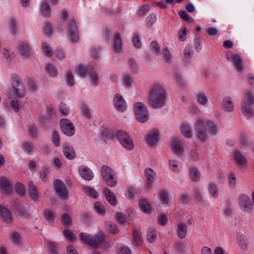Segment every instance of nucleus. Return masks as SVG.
<instances>
[{
	"label": "nucleus",
	"mask_w": 254,
	"mask_h": 254,
	"mask_svg": "<svg viewBox=\"0 0 254 254\" xmlns=\"http://www.w3.org/2000/svg\"><path fill=\"white\" fill-rule=\"evenodd\" d=\"M173 150L176 154H181L183 152V144L182 142L175 138L172 142Z\"/></svg>",
	"instance_id": "18"
},
{
	"label": "nucleus",
	"mask_w": 254,
	"mask_h": 254,
	"mask_svg": "<svg viewBox=\"0 0 254 254\" xmlns=\"http://www.w3.org/2000/svg\"><path fill=\"white\" fill-rule=\"evenodd\" d=\"M193 53V49L190 46H187L184 50V58L187 60L190 58V55Z\"/></svg>",
	"instance_id": "56"
},
{
	"label": "nucleus",
	"mask_w": 254,
	"mask_h": 254,
	"mask_svg": "<svg viewBox=\"0 0 254 254\" xmlns=\"http://www.w3.org/2000/svg\"><path fill=\"white\" fill-rule=\"evenodd\" d=\"M114 105L119 112H124L126 109V105L123 97L119 94L115 95L114 99Z\"/></svg>",
	"instance_id": "12"
},
{
	"label": "nucleus",
	"mask_w": 254,
	"mask_h": 254,
	"mask_svg": "<svg viewBox=\"0 0 254 254\" xmlns=\"http://www.w3.org/2000/svg\"><path fill=\"white\" fill-rule=\"evenodd\" d=\"M163 56L164 61L167 63H170L171 60V56L167 48H165L163 50Z\"/></svg>",
	"instance_id": "52"
},
{
	"label": "nucleus",
	"mask_w": 254,
	"mask_h": 254,
	"mask_svg": "<svg viewBox=\"0 0 254 254\" xmlns=\"http://www.w3.org/2000/svg\"><path fill=\"white\" fill-rule=\"evenodd\" d=\"M11 87L15 91V93L19 98H22L24 96L25 93L23 87L20 85V81L19 77L16 74L11 76Z\"/></svg>",
	"instance_id": "8"
},
{
	"label": "nucleus",
	"mask_w": 254,
	"mask_h": 254,
	"mask_svg": "<svg viewBox=\"0 0 254 254\" xmlns=\"http://www.w3.org/2000/svg\"><path fill=\"white\" fill-rule=\"evenodd\" d=\"M159 132L157 130L153 129L147 135L146 140L147 142L151 145H154L158 139Z\"/></svg>",
	"instance_id": "22"
},
{
	"label": "nucleus",
	"mask_w": 254,
	"mask_h": 254,
	"mask_svg": "<svg viewBox=\"0 0 254 254\" xmlns=\"http://www.w3.org/2000/svg\"><path fill=\"white\" fill-rule=\"evenodd\" d=\"M84 190L88 195L94 198H97L98 197V193L97 192L91 188L85 187L84 188Z\"/></svg>",
	"instance_id": "45"
},
{
	"label": "nucleus",
	"mask_w": 254,
	"mask_h": 254,
	"mask_svg": "<svg viewBox=\"0 0 254 254\" xmlns=\"http://www.w3.org/2000/svg\"><path fill=\"white\" fill-rule=\"evenodd\" d=\"M47 245L48 246L49 251L51 254H59L58 251L57 244L56 243H54L52 241H49L47 242Z\"/></svg>",
	"instance_id": "44"
},
{
	"label": "nucleus",
	"mask_w": 254,
	"mask_h": 254,
	"mask_svg": "<svg viewBox=\"0 0 254 254\" xmlns=\"http://www.w3.org/2000/svg\"><path fill=\"white\" fill-rule=\"evenodd\" d=\"M229 185L230 187H235L236 184V178L234 173H231L228 176Z\"/></svg>",
	"instance_id": "58"
},
{
	"label": "nucleus",
	"mask_w": 254,
	"mask_h": 254,
	"mask_svg": "<svg viewBox=\"0 0 254 254\" xmlns=\"http://www.w3.org/2000/svg\"><path fill=\"white\" fill-rule=\"evenodd\" d=\"M145 176L147 178L146 185L148 189L152 186V183L156 179V176L154 171L150 168H147L144 171Z\"/></svg>",
	"instance_id": "14"
},
{
	"label": "nucleus",
	"mask_w": 254,
	"mask_h": 254,
	"mask_svg": "<svg viewBox=\"0 0 254 254\" xmlns=\"http://www.w3.org/2000/svg\"><path fill=\"white\" fill-rule=\"evenodd\" d=\"M41 14L44 17H49L50 16V7L47 0L43 1L40 8Z\"/></svg>",
	"instance_id": "25"
},
{
	"label": "nucleus",
	"mask_w": 254,
	"mask_h": 254,
	"mask_svg": "<svg viewBox=\"0 0 254 254\" xmlns=\"http://www.w3.org/2000/svg\"><path fill=\"white\" fill-rule=\"evenodd\" d=\"M199 155L196 150H192L190 152V159L192 162H196L199 160Z\"/></svg>",
	"instance_id": "59"
},
{
	"label": "nucleus",
	"mask_w": 254,
	"mask_h": 254,
	"mask_svg": "<svg viewBox=\"0 0 254 254\" xmlns=\"http://www.w3.org/2000/svg\"><path fill=\"white\" fill-rule=\"evenodd\" d=\"M81 111L83 117L87 119H91L90 111L88 107L84 104H82L81 106Z\"/></svg>",
	"instance_id": "42"
},
{
	"label": "nucleus",
	"mask_w": 254,
	"mask_h": 254,
	"mask_svg": "<svg viewBox=\"0 0 254 254\" xmlns=\"http://www.w3.org/2000/svg\"><path fill=\"white\" fill-rule=\"evenodd\" d=\"M29 133L32 138H36L38 134V131L36 127L34 125L30 126L29 129Z\"/></svg>",
	"instance_id": "64"
},
{
	"label": "nucleus",
	"mask_w": 254,
	"mask_h": 254,
	"mask_svg": "<svg viewBox=\"0 0 254 254\" xmlns=\"http://www.w3.org/2000/svg\"><path fill=\"white\" fill-rule=\"evenodd\" d=\"M157 238V234L155 230L153 228H150L146 234V239L148 242L150 243H154Z\"/></svg>",
	"instance_id": "35"
},
{
	"label": "nucleus",
	"mask_w": 254,
	"mask_h": 254,
	"mask_svg": "<svg viewBox=\"0 0 254 254\" xmlns=\"http://www.w3.org/2000/svg\"><path fill=\"white\" fill-rule=\"evenodd\" d=\"M22 148L27 153H31L33 151V146L29 140H26L23 142Z\"/></svg>",
	"instance_id": "50"
},
{
	"label": "nucleus",
	"mask_w": 254,
	"mask_h": 254,
	"mask_svg": "<svg viewBox=\"0 0 254 254\" xmlns=\"http://www.w3.org/2000/svg\"><path fill=\"white\" fill-rule=\"evenodd\" d=\"M238 200L240 208L242 211L247 212L252 211L253 206L249 196L242 194L239 195Z\"/></svg>",
	"instance_id": "6"
},
{
	"label": "nucleus",
	"mask_w": 254,
	"mask_h": 254,
	"mask_svg": "<svg viewBox=\"0 0 254 254\" xmlns=\"http://www.w3.org/2000/svg\"><path fill=\"white\" fill-rule=\"evenodd\" d=\"M156 17L154 14H150L147 18L146 24L147 26L151 28L152 25L156 22Z\"/></svg>",
	"instance_id": "49"
},
{
	"label": "nucleus",
	"mask_w": 254,
	"mask_h": 254,
	"mask_svg": "<svg viewBox=\"0 0 254 254\" xmlns=\"http://www.w3.org/2000/svg\"><path fill=\"white\" fill-rule=\"evenodd\" d=\"M43 215L47 221H55L57 220V216L53 211L46 209L43 212Z\"/></svg>",
	"instance_id": "33"
},
{
	"label": "nucleus",
	"mask_w": 254,
	"mask_h": 254,
	"mask_svg": "<svg viewBox=\"0 0 254 254\" xmlns=\"http://www.w3.org/2000/svg\"><path fill=\"white\" fill-rule=\"evenodd\" d=\"M66 81L68 85L71 86L74 84L73 75L71 71H68L66 74Z\"/></svg>",
	"instance_id": "53"
},
{
	"label": "nucleus",
	"mask_w": 254,
	"mask_h": 254,
	"mask_svg": "<svg viewBox=\"0 0 254 254\" xmlns=\"http://www.w3.org/2000/svg\"><path fill=\"white\" fill-rule=\"evenodd\" d=\"M103 192L107 200L111 205L115 206L117 204L116 196L110 189L107 187L105 188L103 190Z\"/></svg>",
	"instance_id": "16"
},
{
	"label": "nucleus",
	"mask_w": 254,
	"mask_h": 254,
	"mask_svg": "<svg viewBox=\"0 0 254 254\" xmlns=\"http://www.w3.org/2000/svg\"><path fill=\"white\" fill-rule=\"evenodd\" d=\"M128 63L131 70L133 72H136L138 70V65L136 61L132 58H129L128 60Z\"/></svg>",
	"instance_id": "48"
},
{
	"label": "nucleus",
	"mask_w": 254,
	"mask_h": 254,
	"mask_svg": "<svg viewBox=\"0 0 254 254\" xmlns=\"http://www.w3.org/2000/svg\"><path fill=\"white\" fill-rule=\"evenodd\" d=\"M254 102V99L252 93L250 92H246L245 98L242 104L241 108L244 115L247 119H249L254 116V112L251 108Z\"/></svg>",
	"instance_id": "4"
},
{
	"label": "nucleus",
	"mask_w": 254,
	"mask_h": 254,
	"mask_svg": "<svg viewBox=\"0 0 254 254\" xmlns=\"http://www.w3.org/2000/svg\"><path fill=\"white\" fill-rule=\"evenodd\" d=\"M80 175L83 179L87 181H90L93 178V173L87 167H84L80 171Z\"/></svg>",
	"instance_id": "26"
},
{
	"label": "nucleus",
	"mask_w": 254,
	"mask_h": 254,
	"mask_svg": "<svg viewBox=\"0 0 254 254\" xmlns=\"http://www.w3.org/2000/svg\"><path fill=\"white\" fill-rule=\"evenodd\" d=\"M204 123L200 119L197 121L196 123V128L197 129V135L198 138L201 140L204 141L207 137L206 130L205 129Z\"/></svg>",
	"instance_id": "11"
},
{
	"label": "nucleus",
	"mask_w": 254,
	"mask_h": 254,
	"mask_svg": "<svg viewBox=\"0 0 254 254\" xmlns=\"http://www.w3.org/2000/svg\"><path fill=\"white\" fill-rule=\"evenodd\" d=\"M115 173L116 172L108 166L103 165L101 167V174L103 180Z\"/></svg>",
	"instance_id": "23"
},
{
	"label": "nucleus",
	"mask_w": 254,
	"mask_h": 254,
	"mask_svg": "<svg viewBox=\"0 0 254 254\" xmlns=\"http://www.w3.org/2000/svg\"><path fill=\"white\" fill-rule=\"evenodd\" d=\"M133 110L136 119L139 122L144 123L148 120L149 114L144 103L136 102L134 104Z\"/></svg>",
	"instance_id": "3"
},
{
	"label": "nucleus",
	"mask_w": 254,
	"mask_h": 254,
	"mask_svg": "<svg viewBox=\"0 0 254 254\" xmlns=\"http://www.w3.org/2000/svg\"><path fill=\"white\" fill-rule=\"evenodd\" d=\"M151 50L155 54H159L160 51V47L156 41H152L150 44Z\"/></svg>",
	"instance_id": "55"
},
{
	"label": "nucleus",
	"mask_w": 254,
	"mask_h": 254,
	"mask_svg": "<svg viewBox=\"0 0 254 254\" xmlns=\"http://www.w3.org/2000/svg\"><path fill=\"white\" fill-rule=\"evenodd\" d=\"M42 49L47 56L50 57L52 56V51L46 43L42 44Z\"/></svg>",
	"instance_id": "61"
},
{
	"label": "nucleus",
	"mask_w": 254,
	"mask_h": 254,
	"mask_svg": "<svg viewBox=\"0 0 254 254\" xmlns=\"http://www.w3.org/2000/svg\"><path fill=\"white\" fill-rule=\"evenodd\" d=\"M54 190L60 197L63 199H66L68 197V192L65 185L59 180H56L54 183Z\"/></svg>",
	"instance_id": "9"
},
{
	"label": "nucleus",
	"mask_w": 254,
	"mask_h": 254,
	"mask_svg": "<svg viewBox=\"0 0 254 254\" xmlns=\"http://www.w3.org/2000/svg\"><path fill=\"white\" fill-rule=\"evenodd\" d=\"M181 131L183 135L186 138H189L192 136L190 127L186 124H183L182 125L181 127Z\"/></svg>",
	"instance_id": "36"
},
{
	"label": "nucleus",
	"mask_w": 254,
	"mask_h": 254,
	"mask_svg": "<svg viewBox=\"0 0 254 254\" xmlns=\"http://www.w3.org/2000/svg\"><path fill=\"white\" fill-rule=\"evenodd\" d=\"M80 236L82 241L94 249L98 248L100 244H102L107 248L110 246V243L105 240V235L101 231H99L94 238L84 233H81Z\"/></svg>",
	"instance_id": "2"
},
{
	"label": "nucleus",
	"mask_w": 254,
	"mask_h": 254,
	"mask_svg": "<svg viewBox=\"0 0 254 254\" xmlns=\"http://www.w3.org/2000/svg\"><path fill=\"white\" fill-rule=\"evenodd\" d=\"M43 32L46 36H50L52 34V25L47 22L45 26L43 28Z\"/></svg>",
	"instance_id": "51"
},
{
	"label": "nucleus",
	"mask_w": 254,
	"mask_h": 254,
	"mask_svg": "<svg viewBox=\"0 0 254 254\" xmlns=\"http://www.w3.org/2000/svg\"><path fill=\"white\" fill-rule=\"evenodd\" d=\"M117 137L122 145L126 149L130 150L134 147L132 139L128 134L123 130H120L117 132Z\"/></svg>",
	"instance_id": "5"
},
{
	"label": "nucleus",
	"mask_w": 254,
	"mask_h": 254,
	"mask_svg": "<svg viewBox=\"0 0 254 254\" xmlns=\"http://www.w3.org/2000/svg\"><path fill=\"white\" fill-rule=\"evenodd\" d=\"M64 234L65 237L70 241H73L75 240V237L74 234L68 230H64Z\"/></svg>",
	"instance_id": "60"
},
{
	"label": "nucleus",
	"mask_w": 254,
	"mask_h": 254,
	"mask_svg": "<svg viewBox=\"0 0 254 254\" xmlns=\"http://www.w3.org/2000/svg\"><path fill=\"white\" fill-rule=\"evenodd\" d=\"M45 69L47 74L51 77H55L58 75V70L54 64H48L45 65Z\"/></svg>",
	"instance_id": "20"
},
{
	"label": "nucleus",
	"mask_w": 254,
	"mask_h": 254,
	"mask_svg": "<svg viewBox=\"0 0 254 254\" xmlns=\"http://www.w3.org/2000/svg\"><path fill=\"white\" fill-rule=\"evenodd\" d=\"M106 184L110 187H114L118 184V178L116 173L104 179Z\"/></svg>",
	"instance_id": "29"
},
{
	"label": "nucleus",
	"mask_w": 254,
	"mask_h": 254,
	"mask_svg": "<svg viewBox=\"0 0 254 254\" xmlns=\"http://www.w3.org/2000/svg\"><path fill=\"white\" fill-rule=\"evenodd\" d=\"M16 192L21 196H23L25 194L26 189L25 186L20 183H16L15 186Z\"/></svg>",
	"instance_id": "41"
},
{
	"label": "nucleus",
	"mask_w": 254,
	"mask_h": 254,
	"mask_svg": "<svg viewBox=\"0 0 254 254\" xmlns=\"http://www.w3.org/2000/svg\"><path fill=\"white\" fill-rule=\"evenodd\" d=\"M197 102L202 105L206 103L207 99L205 95L203 93H199L196 96Z\"/></svg>",
	"instance_id": "54"
},
{
	"label": "nucleus",
	"mask_w": 254,
	"mask_h": 254,
	"mask_svg": "<svg viewBox=\"0 0 254 254\" xmlns=\"http://www.w3.org/2000/svg\"><path fill=\"white\" fill-rule=\"evenodd\" d=\"M205 125H206L208 127L210 133L212 134H215L217 133L218 127L216 124L210 121H206L205 122Z\"/></svg>",
	"instance_id": "40"
},
{
	"label": "nucleus",
	"mask_w": 254,
	"mask_h": 254,
	"mask_svg": "<svg viewBox=\"0 0 254 254\" xmlns=\"http://www.w3.org/2000/svg\"><path fill=\"white\" fill-rule=\"evenodd\" d=\"M194 198L195 200L200 203L203 202V197L201 192L198 190H195L194 192Z\"/></svg>",
	"instance_id": "62"
},
{
	"label": "nucleus",
	"mask_w": 254,
	"mask_h": 254,
	"mask_svg": "<svg viewBox=\"0 0 254 254\" xmlns=\"http://www.w3.org/2000/svg\"><path fill=\"white\" fill-rule=\"evenodd\" d=\"M94 208L95 211L100 214H103L105 213V207L98 201L94 203Z\"/></svg>",
	"instance_id": "46"
},
{
	"label": "nucleus",
	"mask_w": 254,
	"mask_h": 254,
	"mask_svg": "<svg viewBox=\"0 0 254 254\" xmlns=\"http://www.w3.org/2000/svg\"><path fill=\"white\" fill-rule=\"evenodd\" d=\"M190 172L191 176V179L193 182H197L200 179V174L197 169L191 167L190 169Z\"/></svg>",
	"instance_id": "37"
},
{
	"label": "nucleus",
	"mask_w": 254,
	"mask_h": 254,
	"mask_svg": "<svg viewBox=\"0 0 254 254\" xmlns=\"http://www.w3.org/2000/svg\"><path fill=\"white\" fill-rule=\"evenodd\" d=\"M17 48L20 51L21 56L27 58L30 54L29 43L25 41H19L17 45Z\"/></svg>",
	"instance_id": "13"
},
{
	"label": "nucleus",
	"mask_w": 254,
	"mask_h": 254,
	"mask_svg": "<svg viewBox=\"0 0 254 254\" xmlns=\"http://www.w3.org/2000/svg\"><path fill=\"white\" fill-rule=\"evenodd\" d=\"M208 191L211 194L212 197H217L218 196V191H217V187L216 185L213 183L211 182L208 185Z\"/></svg>",
	"instance_id": "38"
},
{
	"label": "nucleus",
	"mask_w": 254,
	"mask_h": 254,
	"mask_svg": "<svg viewBox=\"0 0 254 254\" xmlns=\"http://www.w3.org/2000/svg\"><path fill=\"white\" fill-rule=\"evenodd\" d=\"M222 107L223 109L226 112H232L234 110V106L233 101L230 97H225L223 99Z\"/></svg>",
	"instance_id": "19"
},
{
	"label": "nucleus",
	"mask_w": 254,
	"mask_h": 254,
	"mask_svg": "<svg viewBox=\"0 0 254 254\" xmlns=\"http://www.w3.org/2000/svg\"><path fill=\"white\" fill-rule=\"evenodd\" d=\"M29 194L30 198L34 201L38 200L39 194L36 187L32 183L29 184Z\"/></svg>",
	"instance_id": "24"
},
{
	"label": "nucleus",
	"mask_w": 254,
	"mask_h": 254,
	"mask_svg": "<svg viewBox=\"0 0 254 254\" xmlns=\"http://www.w3.org/2000/svg\"><path fill=\"white\" fill-rule=\"evenodd\" d=\"M160 198L162 204H167L169 202V194L166 190H161L159 193Z\"/></svg>",
	"instance_id": "43"
},
{
	"label": "nucleus",
	"mask_w": 254,
	"mask_h": 254,
	"mask_svg": "<svg viewBox=\"0 0 254 254\" xmlns=\"http://www.w3.org/2000/svg\"><path fill=\"white\" fill-rule=\"evenodd\" d=\"M235 159L236 163L240 165H245L247 161L245 157L238 151L235 152Z\"/></svg>",
	"instance_id": "34"
},
{
	"label": "nucleus",
	"mask_w": 254,
	"mask_h": 254,
	"mask_svg": "<svg viewBox=\"0 0 254 254\" xmlns=\"http://www.w3.org/2000/svg\"><path fill=\"white\" fill-rule=\"evenodd\" d=\"M139 207L143 212L149 213L151 211V207L149 202L145 199H141L139 202Z\"/></svg>",
	"instance_id": "30"
},
{
	"label": "nucleus",
	"mask_w": 254,
	"mask_h": 254,
	"mask_svg": "<svg viewBox=\"0 0 254 254\" xmlns=\"http://www.w3.org/2000/svg\"><path fill=\"white\" fill-rule=\"evenodd\" d=\"M165 91L160 84H155L151 88L148 96V104L153 108H160L165 104Z\"/></svg>",
	"instance_id": "1"
},
{
	"label": "nucleus",
	"mask_w": 254,
	"mask_h": 254,
	"mask_svg": "<svg viewBox=\"0 0 254 254\" xmlns=\"http://www.w3.org/2000/svg\"><path fill=\"white\" fill-rule=\"evenodd\" d=\"M63 153L64 156L69 160L73 159L76 156L74 149L67 143L63 144Z\"/></svg>",
	"instance_id": "15"
},
{
	"label": "nucleus",
	"mask_w": 254,
	"mask_h": 254,
	"mask_svg": "<svg viewBox=\"0 0 254 254\" xmlns=\"http://www.w3.org/2000/svg\"><path fill=\"white\" fill-rule=\"evenodd\" d=\"M231 58L234 61L235 66L237 67L238 71L241 72L243 70V60L238 55L231 56Z\"/></svg>",
	"instance_id": "27"
},
{
	"label": "nucleus",
	"mask_w": 254,
	"mask_h": 254,
	"mask_svg": "<svg viewBox=\"0 0 254 254\" xmlns=\"http://www.w3.org/2000/svg\"><path fill=\"white\" fill-rule=\"evenodd\" d=\"M0 212L5 221H10L12 220L11 213L7 208L0 205Z\"/></svg>",
	"instance_id": "32"
},
{
	"label": "nucleus",
	"mask_w": 254,
	"mask_h": 254,
	"mask_svg": "<svg viewBox=\"0 0 254 254\" xmlns=\"http://www.w3.org/2000/svg\"><path fill=\"white\" fill-rule=\"evenodd\" d=\"M122 42L120 34H116L114 38V49L117 52H120L122 49Z\"/></svg>",
	"instance_id": "31"
},
{
	"label": "nucleus",
	"mask_w": 254,
	"mask_h": 254,
	"mask_svg": "<svg viewBox=\"0 0 254 254\" xmlns=\"http://www.w3.org/2000/svg\"><path fill=\"white\" fill-rule=\"evenodd\" d=\"M59 111L64 116L67 115L69 112V110L66 105L63 103H61L60 105Z\"/></svg>",
	"instance_id": "63"
},
{
	"label": "nucleus",
	"mask_w": 254,
	"mask_h": 254,
	"mask_svg": "<svg viewBox=\"0 0 254 254\" xmlns=\"http://www.w3.org/2000/svg\"><path fill=\"white\" fill-rule=\"evenodd\" d=\"M132 237L133 243L135 246H140L142 244V238L141 231L139 229L134 227L132 231Z\"/></svg>",
	"instance_id": "17"
},
{
	"label": "nucleus",
	"mask_w": 254,
	"mask_h": 254,
	"mask_svg": "<svg viewBox=\"0 0 254 254\" xmlns=\"http://www.w3.org/2000/svg\"><path fill=\"white\" fill-rule=\"evenodd\" d=\"M60 124L61 130L64 134L68 136H72L74 133V127L70 120L62 119L60 121Z\"/></svg>",
	"instance_id": "7"
},
{
	"label": "nucleus",
	"mask_w": 254,
	"mask_h": 254,
	"mask_svg": "<svg viewBox=\"0 0 254 254\" xmlns=\"http://www.w3.org/2000/svg\"><path fill=\"white\" fill-rule=\"evenodd\" d=\"M67 29L70 36V41L73 43H77L79 39L78 32L75 20L73 19L70 20L67 26Z\"/></svg>",
	"instance_id": "10"
},
{
	"label": "nucleus",
	"mask_w": 254,
	"mask_h": 254,
	"mask_svg": "<svg viewBox=\"0 0 254 254\" xmlns=\"http://www.w3.org/2000/svg\"><path fill=\"white\" fill-rule=\"evenodd\" d=\"M117 254H131V252L129 248L124 246L118 249Z\"/></svg>",
	"instance_id": "57"
},
{
	"label": "nucleus",
	"mask_w": 254,
	"mask_h": 254,
	"mask_svg": "<svg viewBox=\"0 0 254 254\" xmlns=\"http://www.w3.org/2000/svg\"><path fill=\"white\" fill-rule=\"evenodd\" d=\"M52 140L55 146L58 147L60 145V138L58 131H54L52 135Z\"/></svg>",
	"instance_id": "47"
},
{
	"label": "nucleus",
	"mask_w": 254,
	"mask_h": 254,
	"mask_svg": "<svg viewBox=\"0 0 254 254\" xmlns=\"http://www.w3.org/2000/svg\"><path fill=\"white\" fill-rule=\"evenodd\" d=\"M0 186L7 193H10L12 191L11 185L6 178H0Z\"/></svg>",
	"instance_id": "21"
},
{
	"label": "nucleus",
	"mask_w": 254,
	"mask_h": 254,
	"mask_svg": "<svg viewBox=\"0 0 254 254\" xmlns=\"http://www.w3.org/2000/svg\"><path fill=\"white\" fill-rule=\"evenodd\" d=\"M187 226L185 223H180L177 228V234L181 239L184 238L187 233Z\"/></svg>",
	"instance_id": "28"
},
{
	"label": "nucleus",
	"mask_w": 254,
	"mask_h": 254,
	"mask_svg": "<svg viewBox=\"0 0 254 254\" xmlns=\"http://www.w3.org/2000/svg\"><path fill=\"white\" fill-rule=\"evenodd\" d=\"M106 228L109 233L115 234L119 232V229L116 223H107Z\"/></svg>",
	"instance_id": "39"
}]
</instances>
